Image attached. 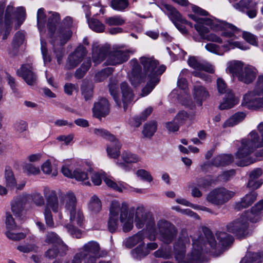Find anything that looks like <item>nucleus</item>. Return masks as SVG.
<instances>
[{"instance_id": "f257e3e1", "label": "nucleus", "mask_w": 263, "mask_h": 263, "mask_svg": "<svg viewBox=\"0 0 263 263\" xmlns=\"http://www.w3.org/2000/svg\"><path fill=\"white\" fill-rule=\"evenodd\" d=\"M140 62L143 67V71L137 59H132L129 62L132 71L129 74V80L132 85L135 87L138 86L145 81L146 77L159 82L160 76L165 71L166 67L163 65L158 66V61L153 57H141Z\"/></svg>"}, {"instance_id": "f03ea898", "label": "nucleus", "mask_w": 263, "mask_h": 263, "mask_svg": "<svg viewBox=\"0 0 263 263\" xmlns=\"http://www.w3.org/2000/svg\"><path fill=\"white\" fill-rule=\"evenodd\" d=\"M190 245V238L186 230L180 233L178 240L174 244L175 257L178 263H202V249L197 241L193 240V250L185 257L186 248Z\"/></svg>"}, {"instance_id": "7ed1b4c3", "label": "nucleus", "mask_w": 263, "mask_h": 263, "mask_svg": "<svg viewBox=\"0 0 263 263\" xmlns=\"http://www.w3.org/2000/svg\"><path fill=\"white\" fill-rule=\"evenodd\" d=\"M63 202L66 211L69 215L71 224H68L66 228L68 232L73 237L79 238L81 232L74 226L77 224L81 226L84 220V216L81 209L77 205V198L72 192H68L63 197Z\"/></svg>"}, {"instance_id": "20e7f679", "label": "nucleus", "mask_w": 263, "mask_h": 263, "mask_svg": "<svg viewBox=\"0 0 263 263\" xmlns=\"http://www.w3.org/2000/svg\"><path fill=\"white\" fill-rule=\"evenodd\" d=\"M257 129L260 137L256 131L253 130L249 134L248 138L242 139L241 147L236 153L237 158L247 157L256 148L263 147V122L259 124Z\"/></svg>"}, {"instance_id": "39448f33", "label": "nucleus", "mask_w": 263, "mask_h": 263, "mask_svg": "<svg viewBox=\"0 0 263 263\" xmlns=\"http://www.w3.org/2000/svg\"><path fill=\"white\" fill-rule=\"evenodd\" d=\"M189 16L191 19L197 23L195 25V28L199 33L202 39L219 43H222V40L215 34H206L209 32V30L204 25L209 26L213 29H218L219 25L217 24L215 21L208 18H200L195 14H190Z\"/></svg>"}, {"instance_id": "423d86ee", "label": "nucleus", "mask_w": 263, "mask_h": 263, "mask_svg": "<svg viewBox=\"0 0 263 263\" xmlns=\"http://www.w3.org/2000/svg\"><path fill=\"white\" fill-rule=\"evenodd\" d=\"M241 104L249 108L263 107V76L258 77L254 90L244 96Z\"/></svg>"}, {"instance_id": "0eeeda50", "label": "nucleus", "mask_w": 263, "mask_h": 263, "mask_svg": "<svg viewBox=\"0 0 263 263\" xmlns=\"http://www.w3.org/2000/svg\"><path fill=\"white\" fill-rule=\"evenodd\" d=\"M5 7V2L0 1V33L4 32L3 40H6L10 33L14 15V7L10 5L7 6L4 14Z\"/></svg>"}, {"instance_id": "6e6552de", "label": "nucleus", "mask_w": 263, "mask_h": 263, "mask_svg": "<svg viewBox=\"0 0 263 263\" xmlns=\"http://www.w3.org/2000/svg\"><path fill=\"white\" fill-rule=\"evenodd\" d=\"M93 133L110 142L107 144L106 151L109 157L117 159L120 155L121 144L115 136L108 130L103 128H95Z\"/></svg>"}, {"instance_id": "1a4fd4ad", "label": "nucleus", "mask_w": 263, "mask_h": 263, "mask_svg": "<svg viewBox=\"0 0 263 263\" xmlns=\"http://www.w3.org/2000/svg\"><path fill=\"white\" fill-rule=\"evenodd\" d=\"M157 227L159 234V239L165 244L172 243L176 238L178 230L173 223L170 221L161 219L158 221Z\"/></svg>"}, {"instance_id": "9d476101", "label": "nucleus", "mask_w": 263, "mask_h": 263, "mask_svg": "<svg viewBox=\"0 0 263 263\" xmlns=\"http://www.w3.org/2000/svg\"><path fill=\"white\" fill-rule=\"evenodd\" d=\"M235 195V193L224 187L216 188L207 195L206 200L215 205H222Z\"/></svg>"}, {"instance_id": "9b49d317", "label": "nucleus", "mask_w": 263, "mask_h": 263, "mask_svg": "<svg viewBox=\"0 0 263 263\" xmlns=\"http://www.w3.org/2000/svg\"><path fill=\"white\" fill-rule=\"evenodd\" d=\"M249 217L245 213L238 219L233 221L227 226V230L229 232L236 234L238 237H242L246 235L248 228Z\"/></svg>"}, {"instance_id": "f8f14e48", "label": "nucleus", "mask_w": 263, "mask_h": 263, "mask_svg": "<svg viewBox=\"0 0 263 263\" xmlns=\"http://www.w3.org/2000/svg\"><path fill=\"white\" fill-rule=\"evenodd\" d=\"M121 211V204L118 201H112L109 209V218L108 222V229L111 233L117 231L118 227V219Z\"/></svg>"}, {"instance_id": "ddd939ff", "label": "nucleus", "mask_w": 263, "mask_h": 263, "mask_svg": "<svg viewBox=\"0 0 263 263\" xmlns=\"http://www.w3.org/2000/svg\"><path fill=\"white\" fill-rule=\"evenodd\" d=\"M87 53L86 49L82 45H80L68 57L65 68L70 70L77 67Z\"/></svg>"}, {"instance_id": "4468645a", "label": "nucleus", "mask_w": 263, "mask_h": 263, "mask_svg": "<svg viewBox=\"0 0 263 263\" xmlns=\"http://www.w3.org/2000/svg\"><path fill=\"white\" fill-rule=\"evenodd\" d=\"M134 53L131 50H117L110 52L108 55L107 63L109 65L121 64L127 61L130 54Z\"/></svg>"}, {"instance_id": "2eb2a0df", "label": "nucleus", "mask_w": 263, "mask_h": 263, "mask_svg": "<svg viewBox=\"0 0 263 263\" xmlns=\"http://www.w3.org/2000/svg\"><path fill=\"white\" fill-rule=\"evenodd\" d=\"M16 73L18 76L22 77L28 85L33 86L36 84L37 76L33 71V68L31 64L23 65L17 70Z\"/></svg>"}, {"instance_id": "dca6fc26", "label": "nucleus", "mask_w": 263, "mask_h": 263, "mask_svg": "<svg viewBox=\"0 0 263 263\" xmlns=\"http://www.w3.org/2000/svg\"><path fill=\"white\" fill-rule=\"evenodd\" d=\"M230 45H233L242 50H247L248 49L246 46L243 45L239 42H229L228 44H225L220 46L213 43H209L205 45V48L210 52L218 55H223L225 52L228 51L230 49L229 47Z\"/></svg>"}, {"instance_id": "f3484780", "label": "nucleus", "mask_w": 263, "mask_h": 263, "mask_svg": "<svg viewBox=\"0 0 263 263\" xmlns=\"http://www.w3.org/2000/svg\"><path fill=\"white\" fill-rule=\"evenodd\" d=\"M93 116L97 118L104 117L110 112V104L108 100L104 97L101 98L94 103L92 108Z\"/></svg>"}, {"instance_id": "a211bd4d", "label": "nucleus", "mask_w": 263, "mask_h": 263, "mask_svg": "<svg viewBox=\"0 0 263 263\" xmlns=\"http://www.w3.org/2000/svg\"><path fill=\"white\" fill-rule=\"evenodd\" d=\"M135 225L138 229L144 227L145 225L149 226L154 223L151 215L145 212L143 207H138L136 211Z\"/></svg>"}, {"instance_id": "6ab92c4d", "label": "nucleus", "mask_w": 263, "mask_h": 263, "mask_svg": "<svg viewBox=\"0 0 263 263\" xmlns=\"http://www.w3.org/2000/svg\"><path fill=\"white\" fill-rule=\"evenodd\" d=\"M119 219L120 222L124 223L123 231L124 232H128L133 229V216L128 213V204L125 202L121 203V211Z\"/></svg>"}, {"instance_id": "aec40b11", "label": "nucleus", "mask_w": 263, "mask_h": 263, "mask_svg": "<svg viewBox=\"0 0 263 263\" xmlns=\"http://www.w3.org/2000/svg\"><path fill=\"white\" fill-rule=\"evenodd\" d=\"M120 88L122 95V101L120 100L121 107L123 106L125 111L128 105L133 101L134 95L132 89L126 82L121 84Z\"/></svg>"}, {"instance_id": "412c9836", "label": "nucleus", "mask_w": 263, "mask_h": 263, "mask_svg": "<svg viewBox=\"0 0 263 263\" xmlns=\"http://www.w3.org/2000/svg\"><path fill=\"white\" fill-rule=\"evenodd\" d=\"M100 247L98 242L95 241H90L85 243L79 251L82 253L83 256L86 257L88 256L99 257Z\"/></svg>"}, {"instance_id": "4be33fe9", "label": "nucleus", "mask_w": 263, "mask_h": 263, "mask_svg": "<svg viewBox=\"0 0 263 263\" xmlns=\"http://www.w3.org/2000/svg\"><path fill=\"white\" fill-rule=\"evenodd\" d=\"M257 195V193L254 191H252L246 194L240 201L235 203L234 209L237 211H240L249 207L256 201Z\"/></svg>"}, {"instance_id": "5701e85b", "label": "nucleus", "mask_w": 263, "mask_h": 263, "mask_svg": "<svg viewBox=\"0 0 263 263\" xmlns=\"http://www.w3.org/2000/svg\"><path fill=\"white\" fill-rule=\"evenodd\" d=\"M256 76V69L250 66H247L244 67L238 74V80L246 84H249L254 80Z\"/></svg>"}, {"instance_id": "b1692460", "label": "nucleus", "mask_w": 263, "mask_h": 263, "mask_svg": "<svg viewBox=\"0 0 263 263\" xmlns=\"http://www.w3.org/2000/svg\"><path fill=\"white\" fill-rule=\"evenodd\" d=\"M107 53V48L104 47H99L97 44L92 45V61L96 65L101 63L105 59Z\"/></svg>"}, {"instance_id": "393cba45", "label": "nucleus", "mask_w": 263, "mask_h": 263, "mask_svg": "<svg viewBox=\"0 0 263 263\" xmlns=\"http://www.w3.org/2000/svg\"><path fill=\"white\" fill-rule=\"evenodd\" d=\"M193 96L197 104L201 106L202 101L209 96V92L204 86L197 83L194 86Z\"/></svg>"}, {"instance_id": "a878e982", "label": "nucleus", "mask_w": 263, "mask_h": 263, "mask_svg": "<svg viewBox=\"0 0 263 263\" xmlns=\"http://www.w3.org/2000/svg\"><path fill=\"white\" fill-rule=\"evenodd\" d=\"M187 63L189 66L194 69L202 70L210 73L214 72L212 65L208 63H203L195 57H190L188 59Z\"/></svg>"}, {"instance_id": "bb28decb", "label": "nucleus", "mask_w": 263, "mask_h": 263, "mask_svg": "<svg viewBox=\"0 0 263 263\" xmlns=\"http://www.w3.org/2000/svg\"><path fill=\"white\" fill-rule=\"evenodd\" d=\"M162 6L167 11V15L173 23L175 24L177 23H187V21L184 19L179 11L171 5L163 4Z\"/></svg>"}, {"instance_id": "cd10ccee", "label": "nucleus", "mask_w": 263, "mask_h": 263, "mask_svg": "<svg viewBox=\"0 0 263 263\" xmlns=\"http://www.w3.org/2000/svg\"><path fill=\"white\" fill-rule=\"evenodd\" d=\"M72 35L71 31L68 28H59L57 31L55 36L51 41H56L57 44L60 45H64L70 39Z\"/></svg>"}, {"instance_id": "c85d7f7f", "label": "nucleus", "mask_w": 263, "mask_h": 263, "mask_svg": "<svg viewBox=\"0 0 263 263\" xmlns=\"http://www.w3.org/2000/svg\"><path fill=\"white\" fill-rule=\"evenodd\" d=\"M234 158L232 155H219L212 159L211 164L216 167L223 166L231 164Z\"/></svg>"}, {"instance_id": "c756f323", "label": "nucleus", "mask_w": 263, "mask_h": 263, "mask_svg": "<svg viewBox=\"0 0 263 263\" xmlns=\"http://www.w3.org/2000/svg\"><path fill=\"white\" fill-rule=\"evenodd\" d=\"M238 103V99L236 98L231 91L226 94L223 102L219 105L221 110L228 109L233 107Z\"/></svg>"}, {"instance_id": "7c9ffc66", "label": "nucleus", "mask_w": 263, "mask_h": 263, "mask_svg": "<svg viewBox=\"0 0 263 263\" xmlns=\"http://www.w3.org/2000/svg\"><path fill=\"white\" fill-rule=\"evenodd\" d=\"M262 209L263 199L256 203L250 212L246 213L249 217V220L252 222H256L259 218V213Z\"/></svg>"}, {"instance_id": "2f4dec72", "label": "nucleus", "mask_w": 263, "mask_h": 263, "mask_svg": "<svg viewBox=\"0 0 263 263\" xmlns=\"http://www.w3.org/2000/svg\"><path fill=\"white\" fill-rule=\"evenodd\" d=\"M49 194L45 193L47 200V205L49 209L51 208L54 212H58L59 210V202L58 197L55 191H49Z\"/></svg>"}, {"instance_id": "473e14b6", "label": "nucleus", "mask_w": 263, "mask_h": 263, "mask_svg": "<svg viewBox=\"0 0 263 263\" xmlns=\"http://www.w3.org/2000/svg\"><path fill=\"white\" fill-rule=\"evenodd\" d=\"M87 171V169L83 167H77L73 171V178L78 181L84 182L85 185H89L90 183L87 180L88 179Z\"/></svg>"}, {"instance_id": "72a5a7b5", "label": "nucleus", "mask_w": 263, "mask_h": 263, "mask_svg": "<svg viewBox=\"0 0 263 263\" xmlns=\"http://www.w3.org/2000/svg\"><path fill=\"white\" fill-rule=\"evenodd\" d=\"M24 202L21 196L15 198L11 202V211L15 216H20L23 210Z\"/></svg>"}, {"instance_id": "f704fd0d", "label": "nucleus", "mask_w": 263, "mask_h": 263, "mask_svg": "<svg viewBox=\"0 0 263 263\" xmlns=\"http://www.w3.org/2000/svg\"><path fill=\"white\" fill-rule=\"evenodd\" d=\"M5 179L6 185L8 187L12 189L16 186V180L14 173L9 166H6L5 170Z\"/></svg>"}, {"instance_id": "c9c22d12", "label": "nucleus", "mask_w": 263, "mask_h": 263, "mask_svg": "<svg viewBox=\"0 0 263 263\" xmlns=\"http://www.w3.org/2000/svg\"><path fill=\"white\" fill-rule=\"evenodd\" d=\"M245 117L246 115L243 112H237L223 123V127L226 128L233 126L242 121L245 119Z\"/></svg>"}, {"instance_id": "e433bc0d", "label": "nucleus", "mask_w": 263, "mask_h": 263, "mask_svg": "<svg viewBox=\"0 0 263 263\" xmlns=\"http://www.w3.org/2000/svg\"><path fill=\"white\" fill-rule=\"evenodd\" d=\"M152 107L147 108L140 115L133 118L131 123L133 126L138 127L140 126L142 122L145 121L147 117L152 112Z\"/></svg>"}, {"instance_id": "4c0bfd02", "label": "nucleus", "mask_w": 263, "mask_h": 263, "mask_svg": "<svg viewBox=\"0 0 263 263\" xmlns=\"http://www.w3.org/2000/svg\"><path fill=\"white\" fill-rule=\"evenodd\" d=\"M243 68V66L242 62L238 61H234L230 62L228 63L227 69L234 77H236L238 78V74L241 72Z\"/></svg>"}, {"instance_id": "58836bf2", "label": "nucleus", "mask_w": 263, "mask_h": 263, "mask_svg": "<svg viewBox=\"0 0 263 263\" xmlns=\"http://www.w3.org/2000/svg\"><path fill=\"white\" fill-rule=\"evenodd\" d=\"M93 88V85L91 83H84L81 86V93L85 101L89 100L92 98Z\"/></svg>"}, {"instance_id": "ea45409f", "label": "nucleus", "mask_w": 263, "mask_h": 263, "mask_svg": "<svg viewBox=\"0 0 263 263\" xmlns=\"http://www.w3.org/2000/svg\"><path fill=\"white\" fill-rule=\"evenodd\" d=\"M217 239L223 247H227L231 245L234 240L233 237L223 232H219L216 234Z\"/></svg>"}, {"instance_id": "a19ab883", "label": "nucleus", "mask_w": 263, "mask_h": 263, "mask_svg": "<svg viewBox=\"0 0 263 263\" xmlns=\"http://www.w3.org/2000/svg\"><path fill=\"white\" fill-rule=\"evenodd\" d=\"M60 20V18L59 14L55 12L52 13V14L48 17L47 28L48 31L51 34V35H53V33L55 31L57 24Z\"/></svg>"}, {"instance_id": "79ce46f5", "label": "nucleus", "mask_w": 263, "mask_h": 263, "mask_svg": "<svg viewBox=\"0 0 263 263\" xmlns=\"http://www.w3.org/2000/svg\"><path fill=\"white\" fill-rule=\"evenodd\" d=\"M91 60L90 58L87 59L81 65V67L77 69L75 72L74 76L76 78L80 79L82 78L87 71L89 70L91 66Z\"/></svg>"}, {"instance_id": "37998d69", "label": "nucleus", "mask_w": 263, "mask_h": 263, "mask_svg": "<svg viewBox=\"0 0 263 263\" xmlns=\"http://www.w3.org/2000/svg\"><path fill=\"white\" fill-rule=\"evenodd\" d=\"M88 23L90 29L97 32H102L105 26L99 20L96 18H87Z\"/></svg>"}, {"instance_id": "c03bdc74", "label": "nucleus", "mask_w": 263, "mask_h": 263, "mask_svg": "<svg viewBox=\"0 0 263 263\" xmlns=\"http://www.w3.org/2000/svg\"><path fill=\"white\" fill-rule=\"evenodd\" d=\"M157 129V124L154 121L145 124L144 126V129L142 132L145 137H151L153 136Z\"/></svg>"}, {"instance_id": "a18cd8bd", "label": "nucleus", "mask_w": 263, "mask_h": 263, "mask_svg": "<svg viewBox=\"0 0 263 263\" xmlns=\"http://www.w3.org/2000/svg\"><path fill=\"white\" fill-rule=\"evenodd\" d=\"M104 22L108 26H121L125 23V20L120 15H114L106 17Z\"/></svg>"}, {"instance_id": "49530a36", "label": "nucleus", "mask_w": 263, "mask_h": 263, "mask_svg": "<svg viewBox=\"0 0 263 263\" xmlns=\"http://www.w3.org/2000/svg\"><path fill=\"white\" fill-rule=\"evenodd\" d=\"M102 208V204L100 199L96 196L91 197L89 204V209L95 213L100 211Z\"/></svg>"}, {"instance_id": "de8ad7c7", "label": "nucleus", "mask_w": 263, "mask_h": 263, "mask_svg": "<svg viewBox=\"0 0 263 263\" xmlns=\"http://www.w3.org/2000/svg\"><path fill=\"white\" fill-rule=\"evenodd\" d=\"M109 90L111 96L113 97L117 105L119 107H121V102L119 98V95L118 92L117 84L116 83L110 82L109 85Z\"/></svg>"}, {"instance_id": "09e8293b", "label": "nucleus", "mask_w": 263, "mask_h": 263, "mask_svg": "<svg viewBox=\"0 0 263 263\" xmlns=\"http://www.w3.org/2000/svg\"><path fill=\"white\" fill-rule=\"evenodd\" d=\"M222 26L224 29H230L231 30L230 31L228 30H225L222 33V36L227 37H232L234 35V33L239 31V29L237 28L236 26L228 23H223Z\"/></svg>"}, {"instance_id": "8fccbe9b", "label": "nucleus", "mask_w": 263, "mask_h": 263, "mask_svg": "<svg viewBox=\"0 0 263 263\" xmlns=\"http://www.w3.org/2000/svg\"><path fill=\"white\" fill-rule=\"evenodd\" d=\"M113 72V69L107 67L97 72L95 77V81L100 82L105 80Z\"/></svg>"}, {"instance_id": "3c124183", "label": "nucleus", "mask_w": 263, "mask_h": 263, "mask_svg": "<svg viewBox=\"0 0 263 263\" xmlns=\"http://www.w3.org/2000/svg\"><path fill=\"white\" fill-rule=\"evenodd\" d=\"M143 235L141 232H139L136 235L129 237L126 241V246L128 248H132L143 239Z\"/></svg>"}, {"instance_id": "603ef678", "label": "nucleus", "mask_w": 263, "mask_h": 263, "mask_svg": "<svg viewBox=\"0 0 263 263\" xmlns=\"http://www.w3.org/2000/svg\"><path fill=\"white\" fill-rule=\"evenodd\" d=\"M45 242L48 244L57 245L62 242V240L60 237L54 232L50 231L48 232L45 236Z\"/></svg>"}, {"instance_id": "864d4df0", "label": "nucleus", "mask_w": 263, "mask_h": 263, "mask_svg": "<svg viewBox=\"0 0 263 263\" xmlns=\"http://www.w3.org/2000/svg\"><path fill=\"white\" fill-rule=\"evenodd\" d=\"M122 159L126 163H137L140 161L139 157L130 152H124L121 155Z\"/></svg>"}, {"instance_id": "5fc2aeb1", "label": "nucleus", "mask_w": 263, "mask_h": 263, "mask_svg": "<svg viewBox=\"0 0 263 263\" xmlns=\"http://www.w3.org/2000/svg\"><path fill=\"white\" fill-rule=\"evenodd\" d=\"M37 21L39 29L40 31H43L46 22V15L43 8H40L37 11Z\"/></svg>"}, {"instance_id": "6e6d98bb", "label": "nucleus", "mask_w": 263, "mask_h": 263, "mask_svg": "<svg viewBox=\"0 0 263 263\" xmlns=\"http://www.w3.org/2000/svg\"><path fill=\"white\" fill-rule=\"evenodd\" d=\"M128 6L127 0H112L111 1V7L118 11H122Z\"/></svg>"}, {"instance_id": "4d7b16f0", "label": "nucleus", "mask_w": 263, "mask_h": 263, "mask_svg": "<svg viewBox=\"0 0 263 263\" xmlns=\"http://www.w3.org/2000/svg\"><path fill=\"white\" fill-rule=\"evenodd\" d=\"M25 39V35L23 33L18 31L15 34L13 37L12 45L13 47L16 49L23 44Z\"/></svg>"}, {"instance_id": "13d9d810", "label": "nucleus", "mask_w": 263, "mask_h": 263, "mask_svg": "<svg viewBox=\"0 0 263 263\" xmlns=\"http://www.w3.org/2000/svg\"><path fill=\"white\" fill-rule=\"evenodd\" d=\"M51 44L53 45V52L57 59L58 63L60 64L64 53V49L62 47L63 45H60L59 47L57 48L56 46L59 44H57L56 41H51Z\"/></svg>"}, {"instance_id": "bf43d9fd", "label": "nucleus", "mask_w": 263, "mask_h": 263, "mask_svg": "<svg viewBox=\"0 0 263 263\" xmlns=\"http://www.w3.org/2000/svg\"><path fill=\"white\" fill-rule=\"evenodd\" d=\"M155 80V79H148V82H147L146 85L142 90V96L144 97L148 95L159 83V82H156Z\"/></svg>"}, {"instance_id": "052dcab7", "label": "nucleus", "mask_w": 263, "mask_h": 263, "mask_svg": "<svg viewBox=\"0 0 263 263\" xmlns=\"http://www.w3.org/2000/svg\"><path fill=\"white\" fill-rule=\"evenodd\" d=\"M41 52L43 59V61L45 64L49 63L51 61V57L48 54V50L47 48L46 43L43 41L42 39H41Z\"/></svg>"}, {"instance_id": "680f3d73", "label": "nucleus", "mask_w": 263, "mask_h": 263, "mask_svg": "<svg viewBox=\"0 0 263 263\" xmlns=\"http://www.w3.org/2000/svg\"><path fill=\"white\" fill-rule=\"evenodd\" d=\"M203 232L210 246L212 249H216L217 246L216 241L211 231L209 229L205 228L203 229Z\"/></svg>"}, {"instance_id": "e2e57ef3", "label": "nucleus", "mask_w": 263, "mask_h": 263, "mask_svg": "<svg viewBox=\"0 0 263 263\" xmlns=\"http://www.w3.org/2000/svg\"><path fill=\"white\" fill-rule=\"evenodd\" d=\"M5 222L7 229L9 230H15L17 228L14 219L9 212L6 213Z\"/></svg>"}, {"instance_id": "0e129e2a", "label": "nucleus", "mask_w": 263, "mask_h": 263, "mask_svg": "<svg viewBox=\"0 0 263 263\" xmlns=\"http://www.w3.org/2000/svg\"><path fill=\"white\" fill-rule=\"evenodd\" d=\"M148 254V252L144 250L143 248L142 247H138L132 251L133 256L137 259H141Z\"/></svg>"}, {"instance_id": "69168bd1", "label": "nucleus", "mask_w": 263, "mask_h": 263, "mask_svg": "<svg viewBox=\"0 0 263 263\" xmlns=\"http://www.w3.org/2000/svg\"><path fill=\"white\" fill-rule=\"evenodd\" d=\"M136 175L138 177H140L142 180L151 182L153 180V177L150 173L147 171L141 169L139 170L136 172Z\"/></svg>"}, {"instance_id": "338daca9", "label": "nucleus", "mask_w": 263, "mask_h": 263, "mask_svg": "<svg viewBox=\"0 0 263 263\" xmlns=\"http://www.w3.org/2000/svg\"><path fill=\"white\" fill-rule=\"evenodd\" d=\"M154 255L156 257H162L165 259H168L172 256V253L169 249H159L154 252Z\"/></svg>"}, {"instance_id": "774afa93", "label": "nucleus", "mask_w": 263, "mask_h": 263, "mask_svg": "<svg viewBox=\"0 0 263 263\" xmlns=\"http://www.w3.org/2000/svg\"><path fill=\"white\" fill-rule=\"evenodd\" d=\"M212 183V179L205 177L197 179L196 185L201 189H206L211 186Z\"/></svg>"}]
</instances>
